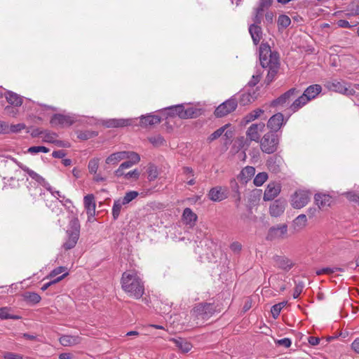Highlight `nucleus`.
Returning <instances> with one entry per match:
<instances>
[{
	"mask_svg": "<svg viewBox=\"0 0 359 359\" xmlns=\"http://www.w3.org/2000/svg\"><path fill=\"white\" fill-rule=\"evenodd\" d=\"M121 283L123 290L130 297L139 299L144 293V282L135 271L123 272Z\"/></svg>",
	"mask_w": 359,
	"mask_h": 359,
	"instance_id": "nucleus-1",
	"label": "nucleus"
},
{
	"mask_svg": "<svg viewBox=\"0 0 359 359\" xmlns=\"http://www.w3.org/2000/svg\"><path fill=\"white\" fill-rule=\"evenodd\" d=\"M221 307L215 302H201L196 304L191 313L197 319L208 320L215 313H220Z\"/></svg>",
	"mask_w": 359,
	"mask_h": 359,
	"instance_id": "nucleus-2",
	"label": "nucleus"
},
{
	"mask_svg": "<svg viewBox=\"0 0 359 359\" xmlns=\"http://www.w3.org/2000/svg\"><path fill=\"white\" fill-rule=\"evenodd\" d=\"M81 225L77 217H73L69 221L66 231V241L62 245L65 250L74 248L80 236Z\"/></svg>",
	"mask_w": 359,
	"mask_h": 359,
	"instance_id": "nucleus-3",
	"label": "nucleus"
},
{
	"mask_svg": "<svg viewBox=\"0 0 359 359\" xmlns=\"http://www.w3.org/2000/svg\"><path fill=\"white\" fill-rule=\"evenodd\" d=\"M322 91V87L318 84H313L306 88L304 93L297 98L290 105V109L297 111L304 106L309 101L316 98Z\"/></svg>",
	"mask_w": 359,
	"mask_h": 359,
	"instance_id": "nucleus-4",
	"label": "nucleus"
},
{
	"mask_svg": "<svg viewBox=\"0 0 359 359\" xmlns=\"http://www.w3.org/2000/svg\"><path fill=\"white\" fill-rule=\"evenodd\" d=\"M260 65L262 68L271 66L273 63L279 62V54L276 51H271L268 42H262L259 48Z\"/></svg>",
	"mask_w": 359,
	"mask_h": 359,
	"instance_id": "nucleus-5",
	"label": "nucleus"
},
{
	"mask_svg": "<svg viewBox=\"0 0 359 359\" xmlns=\"http://www.w3.org/2000/svg\"><path fill=\"white\" fill-rule=\"evenodd\" d=\"M280 135L274 131H269L264 135L259 141L260 149L267 154L275 153L279 146Z\"/></svg>",
	"mask_w": 359,
	"mask_h": 359,
	"instance_id": "nucleus-6",
	"label": "nucleus"
},
{
	"mask_svg": "<svg viewBox=\"0 0 359 359\" xmlns=\"http://www.w3.org/2000/svg\"><path fill=\"white\" fill-rule=\"evenodd\" d=\"M238 105V101L235 96L220 104L215 110L214 114L217 118L224 117L233 111Z\"/></svg>",
	"mask_w": 359,
	"mask_h": 359,
	"instance_id": "nucleus-7",
	"label": "nucleus"
},
{
	"mask_svg": "<svg viewBox=\"0 0 359 359\" xmlns=\"http://www.w3.org/2000/svg\"><path fill=\"white\" fill-rule=\"evenodd\" d=\"M311 198V193L309 191L298 190L291 196V205L294 208L300 209L306 206Z\"/></svg>",
	"mask_w": 359,
	"mask_h": 359,
	"instance_id": "nucleus-8",
	"label": "nucleus"
},
{
	"mask_svg": "<svg viewBox=\"0 0 359 359\" xmlns=\"http://www.w3.org/2000/svg\"><path fill=\"white\" fill-rule=\"evenodd\" d=\"M325 86L331 91L339 93L346 95H353L355 93L354 89L345 86L344 81H339L336 79L328 81L325 83Z\"/></svg>",
	"mask_w": 359,
	"mask_h": 359,
	"instance_id": "nucleus-9",
	"label": "nucleus"
},
{
	"mask_svg": "<svg viewBox=\"0 0 359 359\" xmlns=\"http://www.w3.org/2000/svg\"><path fill=\"white\" fill-rule=\"evenodd\" d=\"M75 118L70 115L55 114L52 116L50 123L53 127H69L75 123Z\"/></svg>",
	"mask_w": 359,
	"mask_h": 359,
	"instance_id": "nucleus-10",
	"label": "nucleus"
},
{
	"mask_svg": "<svg viewBox=\"0 0 359 359\" xmlns=\"http://www.w3.org/2000/svg\"><path fill=\"white\" fill-rule=\"evenodd\" d=\"M128 157L126 161L122 163L118 168L114 172L116 177H120L124 175V170L131 168L133 165L138 163L140 161V156L134 151H128Z\"/></svg>",
	"mask_w": 359,
	"mask_h": 359,
	"instance_id": "nucleus-11",
	"label": "nucleus"
},
{
	"mask_svg": "<svg viewBox=\"0 0 359 359\" xmlns=\"http://www.w3.org/2000/svg\"><path fill=\"white\" fill-rule=\"evenodd\" d=\"M265 128V124L262 122L252 124L246 131L247 138L250 141L259 142L260 141L259 132H262Z\"/></svg>",
	"mask_w": 359,
	"mask_h": 359,
	"instance_id": "nucleus-12",
	"label": "nucleus"
},
{
	"mask_svg": "<svg viewBox=\"0 0 359 359\" xmlns=\"http://www.w3.org/2000/svg\"><path fill=\"white\" fill-rule=\"evenodd\" d=\"M283 164V159L278 154L270 156L266 161V166L269 170L275 174L280 172Z\"/></svg>",
	"mask_w": 359,
	"mask_h": 359,
	"instance_id": "nucleus-13",
	"label": "nucleus"
},
{
	"mask_svg": "<svg viewBox=\"0 0 359 359\" xmlns=\"http://www.w3.org/2000/svg\"><path fill=\"white\" fill-rule=\"evenodd\" d=\"M287 226L285 224L271 226L268 231L266 238L268 241H273L276 238H280L287 233Z\"/></svg>",
	"mask_w": 359,
	"mask_h": 359,
	"instance_id": "nucleus-14",
	"label": "nucleus"
},
{
	"mask_svg": "<svg viewBox=\"0 0 359 359\" xmlns=\"http://www.w3.org/2000/svg\"><path fill=\"white\" fill-rule=\"evenodd\" d=\"M286 123L284 122V116L282 113H276L273 115L267 122V127L270 129V131H274L278 133L281 126Z\"/></svg>",
	"mask_w": 359,
	"mask_h": 359,
	"instance_id": "nucleus-15",
	"label": "nucleus"
},
{
	"mask_svg": "<svg viewBox=\"0 0 359 359\" xmlns=\"http://www.w3.org/2000/svg\"><path fill=\"white\" fill-rule=\"evenodd\" d=\"M281 186L276 182H270L264 194L263 199L265 201L273 200L280 192Z\"/></svg>",
	"mask_w": 359,
	"mask_h": 359,
	"instance_id": "nucleus-16",
	"label": "nucleus"
},
{
	"mask_svg": "<svg viewBox=\"0 0 359 359\" xmlns=\"http://www.w3.org/2000/svg\"><path fill=\"white\" fill-rule=\"evenodd\" d=\"M208 196L211 201L220 202L228 197V192L225 188L215 187L209 191Z\"/></svg>",
	"mask_w": 359,
	"mask_h": 359,
	"instance_id": "nucleus-17",
	"label": "nucleus"
},
{
	"mask_svg": "<svg viewBox=\"0 0 359 359\" xmlns=\"http://www.w3.org/2000/svg\"><path fill=\"white\" fill-rule=\"evenodd\" d=\"M168 341L172 342L175 346L182 353H188L192 348V344L185 338H170Z\"/></svg>",
	"mask_w": 359,
	"mask_h": 359,
	"instance_id": "nucleus-18",
	"label": "nucleus"
},
{
	"mask_svg": "<svg viewBox=\"0 0 359 359\" xmlns=\"http://www.w3.org/2000/svg\"><path fill=\"white\" fill-rule=\"evenodd\" d=\"M297 92V89L294 88H290L283 94H282L280 96H279L278 98L273 100L271 103V107H277L278 105H284L286 103H288L290 102V98L294 95L295 93Z\"/></svg>",
	"mask_w": 359,
	"mask_h": 359,
	"instance_id": "nucleus-19",
	"label": "nucleus"
},
{
	"mask_svg": "<svg viewBox=\"0 0 359 359\" xmlns=\"http://www.w3.org/2000/svg\"><path fill=\"white\" fill-rule=\"evenodd\" d=\"M161 118L159 116L149 114L140 117V125L144 128L151 127L161 123Z\"/></svg>",
	"mask_w": 359,
	"mask_h": 359,
	"instance_id": "nucleus-20",
	"label": "nucleus"
},
{
	"mask_svg": "<svg viewBox=\"0 0 359 359\" xmlns=\"http://www.w3.org/2000/svg\"><path fill=\"white\" fill-rule=\"evenodd\" d=\"M103 126L107 128H122L132 124L131 119L111 118L104 121Z\"/></svg>",
	"mask_w": 359,
	"mask_h": 359,
	"instance_id": "nucleus-21",
	"label": "nucleus"
},
{
	"mask_svg": "<svg viewBox=\"0 0 359 359\" xmlns=\"http://www.w3.org/2000/svg\"><path fill=\"white\" fill-rule=\"evenodd\" d=\"M249 33L252 37L255 46H257L263 36L262 29L259 25L251 24L248 29Z\"/></svg>",
	"mask_w": 359,
	"mask_h": 359,
	"instance_id": "nucleus-22",
	"label": "nucleus"
},
{
	"mask_svg": "<svg viewBox=\"0 0 359 359\" xmlns=\"http://www.w3.org/2000/svg\"><path fill=\"white\" fill-rule=\"evenodd\" d=\"M84 207L86 210L88 218L94 217L95 213V202L93 194H88L83 198Z\"/></svg>",
	"mask_w": 359,
	"mask_h": 359,
	"instance_id": "nucleus-23",
	"label": "nucleus"
},
{
	"mask_svg": "<svg viewBox=\"0 0 359 359\" xmlns=\"http://www.w3.org/2000/svg\"><path fill=\"white\" fill-rule=\"evenodd\" d=\"M203 112V109L200 108L190 107L184 109V107L183 106V109L181 111V118H195L202 115Z\"/></svg>",
	"mask_w": 359,
	"mask_h": 359,
	"instance_id": "nucleus-24",
	"label": "nucleus"
},
{
	"mask_svg": "<svg viewBox=\"0 0 359 359\" xmlns=\"http://www.w3.org/2000/svg\"><path fill=\"white\" fill-rule=\"evenodd\" d=\"M314 200L319 209L330 206L332 203V197L330 195L321 193L316 194Z\"/></svg>",
	"mask_w": 359,
	"mask_h": 359,
	"instance_id": "nucleus-25",
	"label": "nucleus"
},
{
	"mask_svg": "<svg viewBox=\"0 0 359 359\" xmlns=\"http://www.w3.org/2000/svg\"><path fill=\"white\" fill-rule=\"evenodd\" d=\"M273 260L278 268L286 271H290L294 266L290 259L283 256L276 255L273 257Z\"/></svg>",
	"mask_w": 359,
	"mask_h": 359,
	"instance_id": "nucleus-26",
	"label": "nucleus"
},
{
	"mask_svg": "<svg viewBox=\"0 0 359 359\" xmlns=\"http://www.w3.org/2000/svg\"><path fill=\"white\" fill-rule=\"evenodd\" d=\"M255 174V168L252 166H246L241 171L240 174L238 176V179L240 180L242 183L245 184Z\"/></svg>",
	"mask_w": 359,
	"mask_h": 359,
	"instance_id": "nucleus-27",
	"label": "nucleus"
},
{
	"mask_svg": "<svg viewBox=\"0 0 359 359\" xmlns=\"http://www.w3.org/2000/svg\"><path fill=\"white\" fill-rule=\"evenodd\" d=\"M285 203L281 200H276L270 206V214L273 217L280 216L285 210Z\"/></svg>",
	"mask_w": 359,
	"mask_h": 359,
	"instance_id": "nucleus-28",
	"label": "nucleus"
},
{
	"mask_svg": "<svg viewBox=\"0 0 359 359\" xmlns=\"http://www.w3.org/2000/svg\"><path fill=\"white\" fill-rule=\"evenodd\" d=\"M128 157V151H118L111 154L106 158V163L116 165L121 160L126 159Z\"/></svg>",
	"mask_w": 359,
	"mask_h": 359,
	"instance_id": "nucleus-29",
	"label": "nucleus"
},
{
	"mask_svg": "<svg viewBox=\"0 0 359 359\" xmlns=\"http://www.w3.org/2000/svg\"><path fill=\"white\" fill-rule=\"evenodd\" d=\"M257 90H252V92L243 93L239 98V103L242 106H245L254 102L257 97Z\"/></svg>",
	"mask_w": 359,
	"mask_h": 359,
	"instance_id": "nucleus-30",
	"label": "nucleus"
},
{
	"mask_svg": "<svg viewBox=\"0 0 359 359\" xmlns=\"http://www.w3.org/2000/svg\"><path fill=\"white\" fill-rule=\"evenodd\" d=\"M279 67V62L273 63L271 66L269 67L268 74L264 80V83H266V86L270 85L271 83L274 81L278 74Z\"/></svg>",
	"mask_w": 359,
	"mask_h": 359,
	"instance_id": "nucleus-31",
	"label": "nucleus"
},
{
	"mask_svg": "<svg viewBox=\"0 0 359 359\" xmlns=\"http://www.w3.org/2000/svg\"><path fill=\"white\" fill-rule=\"evenodd\" d=\"M5 97L7 102L12 105L20 107L22 104V97L15 93L8 90L5 93Z\"/></svg>",
	"mask_w": 359,
	"mask_h": 359,
	"instance_id": "nucleus-32",
	"label": "nucleus"
},
{
	"mask_svg": "<svg viewBox=\"0 0 359 359\" xmlns=\"http://www.w3.org/2000/svg\"><path fill=\"white\" fill-rule=\"evenodd\" d=\"M182 217L187 224L193 226L197 220V215L189 208H186L182 214Z\"/></svg>",
	"mask_w": 359,
	"mask_h": 359,
	"instance_id": "nucleus-33",
	"label": "nucleus"
},
{
	"mask_svg": "<svg viewBox=\"0 0 359 359\" xmlns=\"http://www.w3.org/2000/svg\"><path fill=\"white\" fill-rule=\"evenodd\" d=\"M24 300L31 304H36L41 300V296L34 292H25L22 294Z\"/></svg>",
	"mask_w": 359,
	"mask_h": 359,
	"instance_id": "nucleus-34",
	"label": "nucleus"
},
{
	"mask_svg": "<svg viewBox=\"0 0 359 359\" xmlns=\"http://www.w3.org/2000/svg\"><path fill=\"white\" fill-rule=\"evenodd\" d=\"M183 109V104H177L166 107L165 109L167 117L178 116L181 118V111Z\"/></svg>",
	"mask_w": 359,
	"mask_h": 359,
	"instance_id": "nucleus-35",
	"label": "nucleus"
},
{
	"mask_svg": "<svg viewBox=\"0 0 359 359\" xmlns=\"http://www.w3.org/2000/svg\"><path fill=\"white\" fill-rule=\"evenodd\" d=\"M230 189L233 192L232 196L236 199L237 203H239L241 201V193L239 191V186L237 181L235 179H231L230 180Z\"/></svg>",
	"mask_w": 359,
	"mask_h": 359,
	"instance_id": "nucleus-36",
	"label": "nucleus"
},
{
	"mask_svg": "<svg viewBox=\"0 0 359 359\" xmlns=\"http://www.w3.org/2000/svg\"><path fill=\"white\" fill-rule=\"evenodd\" d=\"M11 309L8 307H0V318L2 320L7 319H13V320H18L21 318L20 316L18 315L10 314L9 312Z\"/></svg>",
	"mask_w": 359,
	"mask_h": 359,
	"instance_id": "nucleus-37",
	"label": "nucleus"
},
{
	"mask_svg": "<svg viewBox=\"0 0 359 359\" xmlns=\"http://www.w3.org/2000/svg\"><path fill=\"white\" fill-rule=\"evenodd\" d=\"M291 23L290 18L286 15H280L278 19V29H285Z\"/></svg>",
	"mask_w": 359,
	"mask_h": 359,
	"instance_id": "nucleus-38",
	"label": "nucleus"
},
{
	"mask_svg": "<svg viewBox=\"0 0 359 359\" xmlns=\"http://www.w3.org/2000/svg\"><path fill=\"white\" fill-rule=\"evenodd\" d=\"M123 205L120 199L114 201L111 211L114 220H116L119 217Z\"/></svg>",
	"mask_w": 359,
	"mask_h": 359,
	"instance_id": "nucleus-39",
	"label": "nucleus"
},
{
	"mask_svg": "<svg viewBox=\"0 0 359 359\" xmlns=\"http://www.w3.org/2000/svg\"><path fill=\"white\" fill-rule=\"evenodd\" d=\"M268 179V174L265 172L258 173L254 178L253 183L256 187L262 186Z\"/></svg>",
	"mask_w": 359,
	"mask_h": 359,
	"instance_id": "nucleus-40",
	"label": "nucleus"
},
{
	"mask_svg": "<svg viewBox=\"0 0 359 359\" xmlns=\"http://www.w3.org/2000/svg\"><path fill=\"white\" fill-rule=\"evenodd\" d=\"M139 195V193L136 191H130L126 192L125 196L121 199L122 204L126 205L137 198Z\"/></svg>",
	"mask_w": 359,
	"mask_h": 359,
	"instance_id": "nucleus-41",
	"label": "nucleus"
},
{
	"mask_svg": "<svg viewBox=\"0 0 359 359\" xmlns=\"http://www.w3.org/2000/svg\"><path fill=\"white\" fill-rule=\"evenodd\" d=\"M97 135H98V133L96 131L84 130V131H80L78 133L77 137L82 140H87L92 137H96Z\"/></svg>",
	"mask_w": 359,
	"mask_h": 359,
	"instance_id": "nucleus-42",
	"label": "nucleus"
},
{
	"mask_svg": "<svg viewBox=\"0 0 359 359\" xmlns=\"http://www.w3.org/2000/svg\"><path fill=\"white\" fill-rule=\"evenodd\" d=\"M263 113H264V110H262V109H257L255 110L252 111L249 114H248L245 116V119L246 122H248V123L253 121L256 118H259L261 116V114Z\"/></svg>",
	"mask_w": 359,
	"mask_h": 359,
	"instance_id": "nucleus-43",
	"label": "nucleus"
},
{
	"mask_svg": "<svg viewBox=\"0 0 359 359\" xmlns=\"http://www.w3.org/2000/svg\"><path fill=\"white\" fill-rule=\"evenodd\" d=\"M16 163L17 165L22 170H24L25 172H26L33 180H36V178L38 177V176L39 175L38 173H36V172H34V170L29 169L28 167H27L26 165H24L23 164H22L21 163L17 161L15 158H12Z\"/></svg>",
	"mask_w": 359,
	"mask_h": 359,
	"instance_id": "nucleus-44",
	"label": "nucleus"
},
{
	"mask_svg": "<svg viewBox=\"0 0 359 359\" xmlns=\"http://www.w3.org/2000/svg\"><path fill=\"white\" fill-rule=\"evenodd\" d=\"M16 163L17 165L22 170H24L25 172H26L33 180H36V178L38 177V176L39 175L38 173H36V172H34V170L29 169L28 167H27L26 165H24L23 164H22L21 163L17 161L15 158H12Z\"/></svg>",
	"mask_w": 359,
	"mask_h": 359,
	"instance_id": "nucleus-45",
	"label": "nucleus"
},
{
	"mask_svg": "<svg viewBox=\"0 0 359 359\" xmlns=\"http://www.w3.org/2000/svg\"><path fill=\"white\" fill-rule=\"evenodd\" d=\"M149 141L155 147H160L165 142L164 137L161 135L149 137Z\"/></svg>",
	"mask_w": 359,
	"mask_h": 359,
	"instance_id": "nucleus-46",
	"label": "nucleus"
},
{
	"mask_svg": "<svg viewBox=\"0 0 359 359\" xmlns=\"http://www.w3.org/2000/svg\"><path fill=\"white\" fill-rule=\"evenodd\" d=\"M76 341V337L69 335H63L60 338V342L63 346H71L74 344Z\"/></svg>",
	"mask_w": 359,
	"mask_h": 359,
	"instance_id": "nucleus-47",
	"label": "nucleus"
},
{
	"mask_svg": "<svg viewBox=\"0 0 359 359\" xmlns=\"http://www.w3.org/2000/svg\"><path fill=\"white\" fill-rule=\"evenodd\" d=\"M307 222L306 216L304 214H301L297 216L294 220V224L299 228H303L306 226Z\"/></svg>",
	"mask_w": 359,
	"mask_h": 359,
	"instance_id": "nucleus-48",
	"label": "nucleus"
},
{
	"mask_svg": "<svg viewBox=\"0 0 359 359\" xmlns=\"http://www.w3.org/2000/svg\"><path fill=\"white\" fill-rule=\"evenodd\" d=\"M99 166V159L94 158L89 161L88 168L91 174H96Z\"/></svg>",
	"mask_w": 359,
	"mask_h": 359,
	"instance_id": "nucleus-49",
	"label": "nucleus"
},
{
	"mask_svg": "<svg viewBox=\"0 0 359 359\" xmlns=\"http://www.w3.org/2000/svg\"><path fill=\"white\" fill-rule=\"evenodd\" d=\"M304 284L303 281H295V287L292 294L294 299H297L302 293Z\"/></svg>",
	"mask_w": 359,
	"mask_h": 359,
	"instance_id": "nucleus-50",
	"label": "nucleus"
},
{
	"mask_svg": "<svg viewBox=\"0 0 359 359\" xmlns=\"http://www.w3.org/2000/svg\"><path fill=\"white\" fill-rule=\"evenodd\" d=\"M49 151V149L44 146H34L27 149V152L32 154H36L39 152L48 153Z\"/></svg>",
	"mask_w": 359,
	"mask_h": 359,
	"instance_id": "nucleus-51",
	"label": "nucleus"
},
{
	"mask_svg": "<svg viewBox=\"0 0 359 359\" xmlns=\"http://www.w3.org/2000/svg\"><path fill=\"white\" fill-rule=\"evenodd\" d=\"M262 76V72L260 70H257L256 74L252 75L251 80L248 83L249 87L255 86L260 81Z\"/></svg>",
	"mask_w": 359,
	"mask_h": 359,
	"instance_id": "nucleus-52",
	"label": "nucleus"
},
{
	"mask_svg": "<svg viewBox=\"0 0 359 359\" xmlns=\"http://www.w3.org/2000/svg\"><path fill=\"white\" fill-rule=\"evenodd\" d=\"M44 140L43 141L48 143L53 144L54 140H55L57 137V134L54 132H50L48 130L43 131Z\"/></svg>",
	"mask_w": 359,
	"mask_h": 359,
	"instance_id": "nucleus-53",
	"label": "nucleus"
},
{
	"mask_svg": "<svg viewBox=\"0 0 359 359\" xmlns=\"http://www.w3.org/2000/svg\"><path fill=\"white\" fill-rule=\"evenodd\" d=\"M147 173H148V180L151 181H154L156 180L158 177V171L156 168V166L151 165L149 166L147 169Z\"/></svg>",
	"mask_w": 359,
	"mask_h": 359,
	"instance_id": "nucleus-54",
	"label": "nucleus"
},
{
	"mask_svg": "<svg viewBox=\"0 0 359 359\" xmlns=\"http://www.w3.org/2000/svg\"><path fill=\"white\" fill-rule=\"evenodd\" d=\"M67 269L65 266H58L50 271V273L46 277V278H53L56 276L63 272H67Z\"/></svg>",
	"mask_w": 359,
	"mask_h": 359,
	"instance_id": "nucleus-55",
	"label": "nucleus"
},
{
	"mask_svg": "<svg viewBox=\"0 0 359 359\" xmlns=\"http://www.w3.org/2000/svg\"><path fill=\"white\" fill-rule=\"evenodd\" d=\"M140 175V172L137 169H134L128 172H124L123 177L126 180L134 179L137 180Z\"/></svg>",
	"mask_w": 359,
	"mask_h": 359,
	"instance_id": "nucleus-56",
	"label": "nucleus"
},
{
	"mask_svg": "<svg viewBox=\"0 0 359 359\" xmlns=\"http://www.w3.org/2000/svg\"><path fill=\"white\" fill-rule=\"evenodd\" d=\"M226 126H227V125L224 126L219 128V129L216 130L215 132H213L209 136L208 140L212 142V141L215 140L217 138H219L223 134V133L224 132L225 128H226Z\"/></svg>",
	"mask_w": 359,
	"mask_h": 359,
	"instance_id": "nucleus-57",
	"label": "nucleus"
},
{
	"mask_svg": "<svg viewBox=\"0 0 359 359\" xmlns=\"http://www.w3.org/2000/svg\"><path fill=\"white\" fill-rule=\"evenodd\" d=\"M35 181L37 182L41 186H43L47 191L53 194V187L50 185V184L48 182H46V180L43 177L39 175Z\"/></svg>",
	"mask_w": 359,
	"mask_h": 359,
	"instance_id": "nucleus-58",
	"label": "nucleus"
},
{
	"mask_svg": "<svg viewBox=\"0 0 359 359\" xmlns=\"http://www.w3.org/2000/svg\"><path fill=\"white\" fill-rule=\"evenodd\" d=\"M255 15L252 18L254 23L255 25H259L262 22V11L261 8H257L255 10Z\"/></svg>",
	"mask_w": 359,
	"mask_h": 359,
	"instance_id": "nucleus-59",
	"label": "nucleus"
},
{
	"mask_svg": "<svg viewBox=\"0 0 359 359\" xmlns=\"http://www.w3.org/2000/svg\"><path fill=\"white\" fill-rule=\"evenodd\" d=\"M26 127L25 124L24 123H18L15 125H11L9 126V133H18L21 131L22 130L25 129Z\"/></svg>",
	"mask_w": 359,
	"mask_h": 359,
	"instance_id": "nucleus-60",
	"label": "nucleus"
},
{
	"mask_svg": "<svg viewBox=\"0 0 359 359\" xmlns=\"http://www.w3.org/2000/svg\"><path fill=\"white\" fill-rule=\"evenodd\" d=\"M281 310V306L278 304L271 307V313L274 319H276L279 316Z\"/></svg>",
	"mask_w": 359,
	"mask_h": 359,
	"instance_id": "nucleus-61",
	"label": "nucleus"
},
{
	"mask_svg": "<svg viewBox=\"0 0 359 359\" xmlns=\"http://www.w3.org/2000/svg\"><path fill=\"white\" fill-rule=\"evenodd\" d=\"M348 201L354 202L359 205V195L354 192H347L345 194Z\"/></svg>",
	"mask_w": 359,
	"mask_h": 359,
	"instance_id": "nucleus-62",
	"label": "nucleus"
},
{
	"mask_svg": "<svg viewBox=\"0 0 359 359\" xmlns=\"http://www.w3.org/2000/svg\"><path fill=\"white\" fill-rule=\"evenodd\" d=\"M276 344L279 346H283L285 348H289L292 344V341L289 338H283L278 339L276 341Z\"/></svg>",
	"mask_w": 359,
	"mask_h": 359,
	"instance_id": "nucleus-63",
	"label": "nucleus"
},
{
	"mask_svg": "<svg viewBox=\"0 0 359 359\" xmlns=\"http://www.w3.org/2000/svg\"><path fill=\"white\" fill-rule=\"evenodd\" d=\"M4 358L5 359H23V356L22 355L12 352L5 353Z\"/></svg>",
	"mask_w": 359,
	"mask_h": 359,
	"instance_id": "nucleus-64",
	"label": "nucleus"
}]
</instances>
